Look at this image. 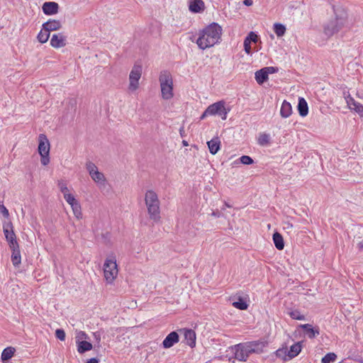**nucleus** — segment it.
Segmentation results:
<instances>
[{"label": "nucleus", "instance_id": "nucleus-1", "mask_svg": "<svg viewBox=\"0 0 363 363\" xmlns=\"http://www.w3.org/2000/svg\"><path fill=\"white\" fill-rule=\"evenodd\" d=\"M223 29L217 23H212L199 31L196 44L201 50L213 47L221 39Z\"/></svg>", "mask_w": 363, "mask_h": 363}, {"label": "nucleus", "instance_id": "nucleus-2", "mask_svg": "<svg viewBox=\"0 0 363 363\" xmlns=\"http://www.w3.org/2000/svg\"><path fill=\"white\" fill-rule=\"evenodd\" d=\"M333 9L334 16L323 26V32L328 37L333 36L341 30L347 21V12L344 7L333 5Z\"/></svg>", "mask_w": 363, "mask_h": 363}, {"label": "nucleus", "instance_id": "nucleus-3", "mask_svg": "<svg viewBox=\"0 0 363 363\" xmlns=\"http://www.w3.org/2000/svg\"><path fill=\"white\" fill-rule=\"evenodd\" d=\"M145 202L149 217L154 222L160 219V202L157 194L153 190H147L145 196Z\"/></svg>", "mask_w": 363, "mask_h": 363}, {"label": "nucleus", "instance_id": "nucleus-4", "mask_svg": "<svg viewBox=\"0 0 363 363\" xmlns=\"http://www.w3.org/2000/svg\"><path fill=\"white\" fill-rule=\"evenodd\" d=\"M159 82L161 87V94L162 99L165 100L173 97V79L171 73L167 70H163L160 72Z\"/></svg>", "mask_w": 363, "mask_h": 363}, {"label": "nucleus", "instance_id": "nucleus-5", "mask_svg": "<svg viewBox=\"0 0 363 363\" xmlns=\"http://www.w3.org/2000/svg\"><path fill=\"white\" fill-rule=\"evenodd\" d=\"M86 167L91 179L97 184L99 188L102 191L106 189L108 183L106 182L104 174L99 172L98 167L93 162L89 161L86 164Z\"/></svg>", "mask_w": 363, "mask_h": 363}, {"label": "nucleus", "instance_id": "nucleus-6", "mask_svg": "<svg viewBox=\"0 0 363 363\" xmlns=\"http://www.w3.org/2000/svg\"><path fill=\"white\" fill-rule=\"evenodd\" d=\"M38 152L41 157L40 162L43 165L46 166L50 162V143L44 134L39 135Z\"/></svg>", "mask_w": 363, "mask_h": 363}, {"label": "nucleus", "instance_id": "nucleus-7", "mask_svg": "<svg viewBox=\"0 0 363 363\" xmlns=\"http://www.w3.org/2000/svg\"><path fill=\"white\" fill-rule=\"evenodd\" d=\"M104 274L106 280L111 283L118 274L116 260L114 257L107 258L104 264Z\"/></svg>", "mask_w": 363, "mask_h": 363}, {"label": "nucleus", "instance_id": "nucleus-8", "mask_svg": "<svg viewBox=\"0 0 363 363\" xmlns=\"http://www.w3.org/2000/svg\"><path fill=\"white\" fill-rule=\"evenodd\" d=\"M229 111V109L225 108V102L223 101H219L208 106L206 109V113H209L210 116L218 115L220 116L223 120H225Z\"/></svg>", "mask_w": 363, "mask_h": 363}, {"label": "nucleus", "instance_id": "nucleus-9", "mask_svg": "<svg viewBox=\"0 0 363 363\" xmlns=\"http://www.w3.org/2000/svg\"><path fill=\"white\" fill-rule=\"evenodd\" d=\"M302 346L300 342H297L290 347V350H288L287 347L279 348L276 351L277 357H281L282 355H286L289 357V359H291L296 357L301 351Z\"/></svg>", "mask_w": 363, "mask_h": 363}, {"label": "nucleus", "instance_id": "nucleus-10", "mask_svg": "<svg viewBox=\"0 0 363 363\" xmlns=\"http://www.w3.org/2000/svg\"><path fill=\"white\" fill-rule=\"evenodd\" d=\"M142 74V67L139 65H135L129 75V89L135 91L138 88V81Z\"/></svg>", "mask_w": 363, "mask_h": 363}, {"label": "nucleus", "instance_id": "nucleus-11", "mask_svg": "<svg viewBox=\"0 0 363 363\" xmlns=\"http://www.w3.org/2000/svg\"><path fill=\"white\" fill-rule=\"evenodd\" d=\"M248 356L253 353H260L262 352V348L264 346L262 342L252 341L242 343Z\"/></svg>", "mask_w": 363, "mask_h": 363}, {"label": "nucleus", "instance_id": "nucleus-12", "mask_svg": "<svg viewBox=\"0 0 363 363\" xmlns=\"http://www.w3.org/2000/svg\"><path fill=\"white\" fill-rule=\"evenodd\" d=\"M233 350L234 351L235 358L239 361L245 362L249 357L242 343L235 345L233 347Z\"/></svg>", "mask_w": 363, "mask_h": 363}, {"label": "nucleus", "instance_id": "nucleus-13", "mask_svg": "<svg viewBox=\"0 0 363 363\" xmlns=\"http://www.w3.org/2000/svg\"><path fill=\"white\" fill-rule=\"evenodd\" d=\"M179 341V336L177 332L172 331L167 335L162 342V347L165 349L172 347Z\"/></svg>", "mask_w": 363, "mask_h": 363}, {"label": "nucleus", "instance_id": "nucleus-14", "mask_svg": "<svg viewBox=\"0 0 363 363\" xmlns=\"http://www.w3.org/2000/svg\"><path fill=\"white\" fill-rule=\"evenodd\" d=\"M50 45L55 48H60L66 45V37L61 33L53 34L50 39Z\"/></svg>", "mask_w": 363, "mask_h": 363}, {"label": "nucleus", "instance_id": "nucleus-15", "mask_svg": "<svg viewBox=\"0 0 363 363\" xmlns=\"http://www.w3.org/2000/svg\"><path fill=\"white\" fill-rule=\"evenodd\" d=\"M42 10L47 16L55 15L58 13L59 5L55 1H46L43 4Z\"/></svg>", "mask_w": 363, "mask_h": 363}, {"label": "nucleus", "instance_id": "nucleus-16", "mask_svg": "<svg viewBox=\"0 0 363 363\" xmlns=\"http://www.w3.org/2000/svg\"><path fill=\"white\" fill-rule=\"evenodd\" d=\"M189 9L194 13H201L205 10V4L202 0H189Z\"/></svg>", "mask_w": 363, "mask_h": 363}, {"label": "nucleus", "instance_id": "nucleus-17", "mask_svg": "<svg viewBox=\"0 0 363 363\" xmlns=\"http://www.w3.org/2000/svg\"><path fill=\"white\" fill-rule=\"evenodd\" d=\"M182 330L184 331V339L186 344L191 348L194 347L196 345V338L195 331L189 328H184Z\"/></svg>", "mask_w": 363, "mask_h": 363}, {"label": "nucleus", "instance_id": "nucleus-18", "mask_svg": "<svg viewBox=\"0 0 363 363\" xmlns=\"http://www.w3.org/2000/svg\"><path fill=\"white\" fill-rule=\"evenodd\" d=\"M62 28V23L59 20L50 19L43 24V30L50 31L57 30Z\"/></svg>", "mask_w": 363, "mask_h": 363}, {"label": "nucleus", "instance_id": "nucleus-19", "mask_svg": "<svg viewBox=\"0 0 363 363\" xmlns=\"http://www.w3.org/2000/svg\"><path fill=\"white\" fill-rule=\"evenodd\" d=\"M300 328L306 332V335L311 339L315 337L320 333L318 327L314 328L308 323L301 325Z\"/></svg>", "mask_w": 363, "mask_h": 363}, {"label": "nucleus", "instance_id": "nucleus-20", "mask_svg": "<svg viewBox=\"0 0 363 363\" xmlns=\"http://www.w3.org/2000/svg\"><path fill=\"white\" fill-rule=\"evenodd\" d=\"M207 145L209 149V152L212 155H216L220 147V139L218 137L213 138L210 141L207 142Z\"/></svg>", "mask_w": 363, "mask_h": 363}, {"label": "nucleus", "instance_id": "nucleus-21", "mask_svg": "<svg viewBox=\"0 0 363 363\" xmlns=\"http://www.w3.org/2000/svg\"><path fill=\"white\" fill-rule=\"evenodd\" d=\"M297 108L301 116L304 117L307 116L308 113V106L306 101L303 97L298 98Z\"/></svg>", "mask_w": 363, "mask_h": 363}, {"label": "nucleus", "instance_id": "nucleus-22", "mask_svg": "<svg viewBox=\"0 0 363 363\" xmlns=\"http://www.w3.org/2000/svg\"><path fill=\"white\" fill-rule=\"evenodd\" d=\"M12 250L11 262L14 267H18L21 262V252L19 245L14 247H10Z\"/></svg>", "mask_w": 363, "mask_h": 363}, {"label": "nucleus", "instance_id": "nucleus-23", "mask_svg": "<svg viewBox=\"0 0 363 363\" xmlns=\"http://www.w3.org/2000/svg\"><path fill=\"white\" fill-rule=\"evenodd\" d=\"M292 113V107L289 102L284 100L281 104L280 114L283 118H288Z\"/></svg>", "mask_w": 363, "mask_h": 363}, {"label": "nucleus", "instance_id": "nucleus-24", "mask_svg": "<svg viewBox=\"0 0 363 363\" xmlns=\"http://www.w3.org/2000/svg\"><path fill=\"white\" fill-rule=\"evenodd\" d=\"M92 344L89 342L85 340L77 342V351L79 354H84L86 352L92 350Z\"/></svg>", "mask_w": 363, "mask_h": 363}, {"label": "nucleus", "instance_id": "nucleus-25", "mask_svg": "<svg viewBox=\"0 0 363 363\" xmlns=\"http://www.w3.org/2000/svg\"><path fill=\"white\" fill-rule=\"evenodd\" d=\"M255 79L259 84H262L268 80L267 72L264 69V68L257 70L255 72Z\"/></svg>", "mask_w": 363, "mask_h": 363}, {"label": "nucleus", "instance_id": "nucleus-26", "mask_svg": "<svg viewBox=\"0 0 363 363\" xmlns=\"http://www.w3.org/2000/svg\"><path fill=\"white\" fill-rule=\"evenodd\" d=\"M273 241H274V244L277 250H281L284 249V241L282 235L279 233L275 232L273 234Z\"/></svg>", "mask_w": 363, "mask_h": 363}, {"label": "nucleus", "instance_id": "nucleus-27", "mask_svg": "<svg viewBox=\"0 0 363 363\" xmlns=\"http://www.w3.org/2000/svg\"><path fill=\"white\" fill-rule=\"evenodd\" d=\"M15 352L16 349L13 347H6L1 353V360L3 362L9 360L13 356Z\"/></svg>", "mask_w": 363, "mask_h": 363}, {"label": "nucleus", "instance_id": "nucleus-28", "mask_svg": "<svg viewBox=\"0 0 363 363\" xmlns=\"http://www.w3.org/2000/svg\"><path fill=\"white\" fill-rule=\"evenodd\" d=\"M274 31L278 37L283 36L286 33V27L280 23H275L273 26Z\"/></svg>", "mask_w": 363, "mask_h": 363}, {"label": "nucleus", "instance_id": "nucleus-29", "mask_svg": "<svg viewBox=\"0 0 363 363\" xmlns=\"http://www.w3.org/2000/svg\"><path fill=\"white\" fill-rule=\"evenodd\" d=\"M233 306L240 310H247L248 308V304L242 297H238V300L233 303Z\"/></svg>", "mask_w": 363, "mask_h": 363}, {"label": "nucleus", "instance_id": "nucleus-30", "mask_svg": "<svg viewBox=\"0 0 363 363\" xmlns=\"http://www.w3.org/2000/svg\"><path fill=\"white\" fill-rule=\"evenodd\" d=\"M50 37V32L48 30H43V29L38 34L37 38L38 41L41 43H46Z\"/></svg>", "mask_w": 363, "mask_h": 363}, {"label": "nucleus", "instance_id": "nucleus-31", "mask_svg": "<svg viewBox=\"0 0 363 363\" xmlns=\"http://www.w3.org/2000/svg\"><path fill=\"white\" fill-rule=\"evenodd\" d=\"M6 240L9 242L10 247H14L15 246L17 247V245H18L14 232H11L10 235L6 237Z\"/></svg>", "mask_w": 363, "mask_h": 363}, {"label": "nucleus", "instance_id": "nucleus-32", "mask_svg": "<svg viewBox=\"0 0 363 363\" xmlns=\"http://www.w3.org/2000/svg\"><path fill=\"white\" fill-rule=\"evenodd\" d=\"M72 209L73 211L74 215L76 216L77 218H82V209L81 206L78 201L74 203V204L72 203Z\"/></svg>", "mask_w": 363, "mask_h": 363}, {"label": "nucleus", "instance_id": "nucleus-33", "mask_svg": "<svg viewBox=\"0 0 363 363\" xmlns=\"http://www.w3.org/2000/svg\"><path fill=\"white\" fill-rule=\"evenodd\" d=\"M3 231L5 235V238L7 237L11 232H13V224L11 221L4 222L3 223Z\"/></svg>", "mask_w": 363, "mask_h": 363}, {"label": "nucleus", "instance_id": "nucleus-34", "mask_svg": "<svg viewBox=\"0 0 363 363\" xmlns=\"http://www.w3.org/2000/svg\"><path fill=\"white\" fill-rule=\"evenodd\" d=\"M337 358V355L333 352H329L326 354L323 358H322V363H331L333 362H335Z\"/></svg>", "mask_w": 363, "mask_h": 363}, {"label": "nucleus", "instance_id": "nucleus-35", "mask_svg": "<svg viewBox=\"0 0 363 363\" xmlns=\"http://www.w3.org/2000/svg\"><path fill=\"white\" fill-rule=\"evenodd\" d=\"M289 315L292 319L304 320H306L305 315L301 314L299 311L294 310L289 312Z\"/></svg>", "mask_w": 363, "mask_h": 363}, {"label": "nucleus", "instance_id": "nucleus-36", "mask_svg": "<svg viewBox=\"0 0 363 363\" xmlns=\"http://www.w3.org/2000/svg\"><path fill=\"white\" fill-rule=\"evenodd\" d=\"M258 40V36L256 33L251 31L248 33L247 37L245 38L244 42L245 43H249L251 44L252 42L256 43Z\"/></svg>", "mask_w": 363, "mask_h": 363}, {"label": "nucleus", "instance_id": "nucleus-37", "mask_svg": "<svg viewBox=\"0 0 363 363\" xmlns=\"http://www.w3.org/2000/svg\"><path fill=\"white\" fill-rule=\"evenodd\" d=\"M269 142V136L267 134H261L258 139V143L260 145H265Z\"/></svg>", "mask_w": 363, "mask_h": 363}, {"label": "nucleus", "instance_id": "nucleus-38", "mask_svg": "<svg viewBox=\"0 0 363 363\" xmlns=\"http://www.w3.org/2000/svg\"><path fill=\"white\" fill-rule=\"evenodd\" d=\"M240 162L243 164H252L254 163L252 158L248 155H242L239 158Z\"/></svg>", "mask_w": 363, "mask_h": 363}, {"label": "nucleus", "instance_id": "nucleus-39", "mask_svg": "<svg viewBox=\"0 0 363 363\" xmlns=\"http://www.w3.org/2000/svg\"><path fill=\"white\" fill-rule=\"evenodd\" d=\"M64 196V199H65V201L70 205L72 206V203H76L77 201L76 200V199L74 198V196L69 194V193H67V194H65Z\"/></svg>", "mask_w": 363, "mask_h": 363}, {"label": "nucleus", "instance_id": "nucleus-40", "mask_svg": "<svg viewBox=\"0 0 363 363\" xmlns=\"http://www.w3.org/2000/svg\"><path fill=\"white\" fill-rule=\"evenodd\" d=\"M55 336L61 341L65 340L66 337L65 330L63 329H57L55 330Z\"/></svg>", "mask_w": 363, "mask_h": 363}, {"label": "nucleus", "instance_id": "nucleus-41", "mask_svg": "<svg viewBox=\"0 0 363 363\" xmlns=\"http://www.w3.org/2000/svg\"><path fill=\"white\" fill-rule=\"evenodd\" d=\"M58 187L63 195L68 193V188L67 186V184L65 182L59 181Z\"/></svg>", "mask_w": 363, "mask_h": 363}, {"label": "nucleus", "instance_id": "nucleus-42", "mask_svg": "<svg viewBox=\"0 0 363 363\" xmlns=\"http://www.w3.org/2000/svg\"><path fill=\"white\" fill-rule=\"evenodd\" d=\"M345 99L349 106H350V105H353L354 107H355L357 104H359L357 102L352 96H350V94H348L347 96H345ZM350 108L352 109L351 107H350Z\"/></svg>", "mask_w": 363, "mask_h": 363}, {"label": "nucleus", "instance_id": "nucleus-43", "mask_svg": "<svg viewBox=\"0 0 363 363\" xmlns=\"http://www.w3.org/2000/svg\"><path fill=\"white\" fill-rule=\"evenodd\" d=\"M94 339L96 342V345H95L94 347H97L99 348L101 347V333L99 332H95L93 333Z\"/></svg>", "mask_w": 363, "mask_h": 363}, {"label": "nucleus", "instance_id": "nucleus-44", "mask_svg": "<svg viewBox=\"0 0 363 363\" xmlns=\"http://www.w3.org/2000/svg\"><path fill=\"white\" fill-rule=\"evenodd\" d=\"M264 69L267 72L268 76L269 74H274L279 71V69L277 67H264Z\"/></svg>", "mask_w": 363, "mask_h": 363}, {"label": "nucleus", "instance_id": "nucleus-45", "mask_svg": "<svg viewBox=\"0 0 363 363\" xmlns=\"http://www.w3.org/2000/svg\"><path fill=\"white\" fill-rule=\"evenodd\" d=\"M360 117L363 118V105L361 104H357L353 108Z\"/></svg>", "mask_w": 363, "mask_h": 363}, {"label": "nucleus", "instance_id": "nucleus-46", "mask_svg": "<svg viewBox=\"0 0 363 363\" xmlns=\"http://www.w3.org/2000/svg\"><path fill=\"white\" fill-rule=\"evenodd\" d=\"M0 212L2 213L4 218H9V212L8 209L4 206V204H0Z\"/></svg>", "mask_w": 363, "mask_h": 363}, {"label": "nucleus", "instance_id": "nucleus-47", "mask_svg": "<svg viewBox=\"0 0 363 363\" xmlns=\"http://www.w3.org/2000/svg\"><path fill=\"white\" fill-rule=\"evenodd\" d=\"M243 44H244V50H245V52L248 55L251 54V52H252L251 44H250L249 43H245V42Z\"/></svg>", "mask_w": 363, "mask_h": 363}, {"label": "nucleus", "instance_id": "nucleus-48", "mask_svg": "<svg viewBox=\"0 0 363 363\" xmlns=\"http://www.w3.org/2000/svg\"><path fill=\"white\" fill-rule=\"evenodd\" d=\"M99 359H97L96 357L91 358V359H88L86 362V363H99Z\"/></svg>", "mask_w": 363, "mask_h": 363}, {"label": "nucleus", "instance_id": "nucleus-49", "mask_svg": "<svg viewBox=\"0 0 363 363\" xmlns=\"http://www.w3.org/2000/svg\"><path fill=\"white\" fill-rule=\"evenodd\" d=\"M211 216L219 218L221 216V213L218 210H216L212 212Z\"/></svg>", "mask_w": 363, "mask_h": 363}, {"label": "nucleus", "instance_id": "nucleus-50", "mask_svg": "<svg viewBox=\"0 0 363 363\" xmlns=\"http://www.w3.org/2000/svg\"><path fill=\"white\" fill-rule=\"evenodd\" d=\"M252 4H253L252 0H244L243 1V4L247 6H250L252 5Z\"/></svg>", "mask_w": 363, "mask_h": 363}, {"label": "nucleus", "instance_id": "nucleus-51", "mask_svg": "<svg viewBox=\"0 0 363 363\" xmlns=\"http://www.w3.org/2000/svg\"><path fill=\"white\" fill-rule=\"evenodd\" d=\"M284 225H285L284 227V229H291L293 228V224L289 222L285 223Z\"/></svg>", "mask_w": 363, "mask_h": 363}, {"label": "nucleus", "instance_id": "nucleus-52", "mask_svg": "<svg viewBox=\"0 0 363 363\" xmlns=\"http://www.w3.org/2000/svg\"><path fill=\"white\" fill-rule=\"evenodd\" d=\"M210 116V114L209 113H206V110H205L204 112L201 116L200 120H203L206 116Z\"/></svg>", "mask_w": 363, "mask_h": 363}, {"label": "nucleus", "instance_id": "nucleus-53", "mask_svg": "<svg viewBox=\"0 0 363 363\" xmlns=\"http://www.w3.org/2000/svg\"><path fill=\"white\" fill-rule=\"evenodd\" d=\"M358 247L360 250H363V242H360L359 244H358Z\"/></svg>", "mask_w": 363, "mask_h": 363}, {"label": "nucleus", "instance_id": "nucleus-54", "mask_svg": "<svg viewBox=\"0 0 363 363\" xmlns=\"http://www.w3.org/2000/svg\"><path fill=\"white\" fill-rule=\"evenodd\" d=\"M182 143L184 146H187L188 145V143L186 141V140H183L182 141Z\"/></svg>", "mask_w": 363, "mask_h": 363}, {"label": "nucleus", "instance_id": "nucleus-55", "mask_svg": "<svg viewBox=\"0 0 363 363\" xmlns=\"http://www.w3.org/2000/svg\"><path fill=\"white\" fill-rule=\"evenodd\" d=\"M82 335L86 337V334L84 332H82Z\"/></svg>", "mask_w": 363, "mask_h": 363}, {"label": "nucleus", "instance_id": "nucleus-56", "mask_svg": "<svg viewBox=\"0 0 363 363\" xmlns=\"http://www.w3.org/2000/svg\"><path fill=\"white\" fill-rule=\"evenodd\" d=\"M225 206H227V207H230V206L228 205V203H225Z\"/></svg>", "mask_w": 363, "mask_h": 363}, {"label": "nucleus", "instance_id": "nucleus-57", "mask_svg": "<svg viewBox=\"0 0 363 363\" xmlns=\"http://www.w3.org/2000/svg\"><path fill=\"white\" fill-rule=\"evenodd\" d=\"M1 203V201H0V203Z\"/></svg>", "mask_w": 363, "mask_h": 363}]
</instances>
